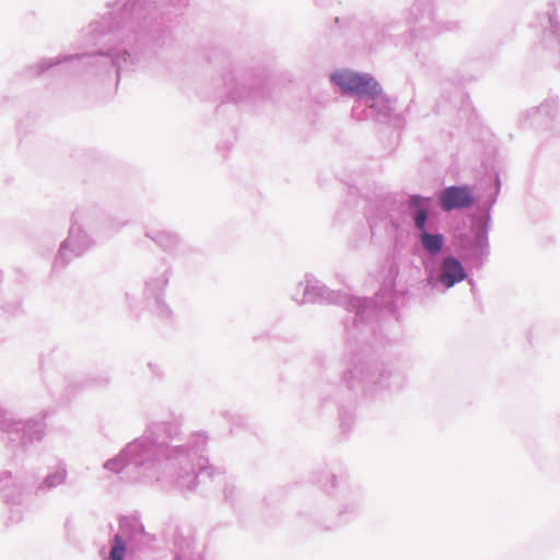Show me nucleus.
Segmentation results:
<instances>
[{
	"label": "nucleus",
	"mask_w": 560,
	"mask_h": 560,
	"mask_svg": "<svg viewBox=\"0 0 560 560\" xmlns=\"http://www.w3.org/2000/svg\"><path fill=\"white\" fill-rule=\"evenodd\" d=\"M125 555V547L119 539L118 536H116V545L110 550V559L112 560H124Z\"/></svg>",
	"instance_id": "nucleus-5"
},
{
	"label": "nucleus",
	"mask_w": 560,
	"mask_h": 560,
	"mask_svg": "<svg viewBox=\"0 0 560 560\" xmlns=\"http://www.w3.org/2000/svg\"><path fill=\"white\" fill-rule=\"evenodd\" d=\"M411 206L416 209L413 213V220L416 226L421 231V244L430 254H436L441 250L443 238L439 234H429L425 232V220L429 212L428 199H423L418 196H413L410 199Z\"/></svg>",
	"instance_id": "nucleus-2"
},
{
	"label": "nucleus",
	"mask_w": 560,
	"mask_h": 560,
	"mask_svg": "<svg viewBox=\"0 0 560 560\" xmlns=\"http://www.w3.org/2000/svg\"><path fill=\"white\" fill-rule=\"evenodd\" d=\"M466 273L462 264L453 258L447 257L442 265V273L440 276L441 282L447 288L453 287L456 282L464 280Z\"/></svg>",
	"instance_id": "nucleus-4"
},
{
	"label": "nucleus",
	"mask_w": 560,
	"mask_h": 560,
	"mask_svg": "<svg viewBox=\"0 0 560 560\" xmlns=\"http://www.w3.org/2000/svg\"><path fill=\"white\" fill-rule=\"evenodd\" d=\"M331 81L346 93L375 96L380 92L378 84L373 78L350 70L332 73Z\"/></svg>",
	"instance_id": "nucleus-1"
},
{
	"label": "nucleus",
	"mask_w": 560,
	"mask_h": 560,
	"mask_svg": "<svg viewBox=\"0 0 560 560\" xmlns=\"http://www.w3.org/2000/svg\"><path fill=\"white\" fill-rule=\"evenodd\" d=\"M474 198L467 187H448L441 192L440 202L445 211L471 206Z\"/></svg>",
	"instance_id": "nucleus-3"
}]
</instances>
